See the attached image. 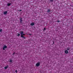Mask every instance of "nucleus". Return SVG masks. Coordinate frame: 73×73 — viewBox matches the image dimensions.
I'll list each match as a JSON object with an SVG mask.
<instances>
[{"label":"nucleus","mask_w":73,"mask_h":73,"mask_svg":"<svg viewBox=\"0 0 73 73\" xmlns=\"http://www.w3.org/2000/svg\"><path fill=\"white\" fill-rule=\"evenodd\" d=\"M53 41V44H54V41Z\"/></svg>","instance_id":"nucleus-23"},{"label":"nucleus","mask_w":73,"mask_h":73,"mask_svg":"<svg viewBox=\"0 0 73 73\" xmlns=\"http://www.w3.org/2000/svg\"><path fill=\"white\" fill-rule=\"evenodd\" d=\"M24 33V32L23 31H21L20 34H21V36H23V34Z\"/></svg>","instance_id":"nucleus-5"},{"label":"nucleus","mask_w":73,"mask_h":73,"mask_svg":"<svg viewBox=\"0 0 73 73\" xmlns=\"http://www.w3.org/2000/svg\"><path fill=\"white\" fill-rule=\"evenodd\" d=\"M7 48V46H4V47H3V50H5V49Z\"/></svg>","instance_id":"nucleus-2"},{"label":"nucleus","mask_w":73,"mask_h":73,"mask_svg":"<svg viewBox=\"0 0 73 73\" xmlns=\"http://www.w3.org/2000/svg\"><path fill=\"white\" fill-rule=\"evenodd\" d=\"M50 12V9H48V10L47 12Z\"/></svg>","instance_id":"nucleus-10"},{"label":"nucleus","mask_w":73,"mask_h":73,"mask_svg":"<svg viewBox=\"0 0 73 73\" xmlns=\"http://www.w3.org/2000/svg\"><path fill=\"white\" fill-rule=\"evenodd\" d=\"M10 62H12V60H10Z\"/></svg>","instance_id":"nucleus-14"},{"label":"nucleus","mask_w":73,"mask_h":73,"mask_svg":"<svg viewBox=\"0 0 73 73\" xmlns=\"http://www.w3.org/2000/svg\"><path fill=\"white\" fill-rule=\"evenodd\" d=\"M30 25L31 26H33V25H35V23H31V24Z\"/></svg>","instance_id":"nucleus-4"},{"label":"nucleus","mask_w":73,"mask_h":73,"mask_svg":"<svg viewBox=\"0 0 73 73\" xmlns=\"http://www.w3.org/2000/svg\"><path fill=\"white\" fill-rule=\"evenodd\" d=\"M23 36H24V35H25V34H23Z\"/></svg>","instance_id":"nucleus-17"},{"label":"nucleus","mask_w":73,"mask_h":73,"mask_svg":"<svg viewBox=\"0 0 73 73\" xmlns=\"http://www.w3.org/2000/svg\"><path fill=\"white\" fill-rule=\"evenodd\" d=\"M45 29H46L45 28H44V31H45Z\"/></svg>","instance_id":"nucleus-19"},{"label":"nucleus","mask_w":73,"mask_h":73,"mask_svg":"<svg viewBox=\"0 0 73 73\" xmlns=\"http://www.w3.org/2000/svg\"><path fill=\"white\" fill-rule=\"evenodd\" d=\"M7 68H8V66H6V67H4V69H7Z\"/></svg>","instance_id":"nucleus-12"},{"label":"nucleus","mask_w":73,"mask_h":73,"mask_svg":"<svg viewBox=\"0 0 73 73\" xmlns=\"http://www.w3.org/2000/svg\"><path fill=\"white\" fill-rule=\"evenodd\" d=\"M30 35H32V34H30Z\"/></svg>","instance_id":"nucleus-24"},{"label":"nucleus","mask_w":73,"mask_h":73,"mask_svg":"<svg viewBox=\"0 0 73 73\" xmlns=\"http://www.w3.org/2000/svg\"><path fill=\"white\" fill-rule=\"evenodd\" d=\"M11 5V3H8L7 4V6H10V5Z\"/></svg>","instance_id":"nucleus-8"},{"label":"nucleus","mask_w":73,"mask_h":73,"mask_svg":"<svg viewBox=\"0 0 73 73\" xmlns=\"http://www.w3.org/2000/svg\"><path fill=\"white\" fill-rule=\"evenodd\" d=\"M57 22L58 23H59V22H60V21H57Z\"/></svg>","instance_id":"nucleus-21"},{"label":"nucleus","mask_w":73,"mask_h":73,"mask_svg":"<svg viewBox=\"0 0 73 73\" xmlns=\"http://www.w3.org/2000/svg\"><path fill=\"white\" fill-rule=\"evenodd\" d=\"M40 65V63L38 62L36 64V66L37 67L39 66Z\"/></svg>","instance_id":"nucleus-1"},{"label":"nucleus","mask_w":73,"mask_h":73,"mask_svg":"<svg viewBox=\"0 0 73 73\" xmlns=\"http://www.w3.org/2000/svg\"><path fill=\"white\" fill-rule=\"evenodd\" d=\"M22 19H23L21 17L20 19V21L21 23H22V21H23V20H22Z\"/></svg>","instance_id":"nucleus-7"},{"label":"nucleus","mask_w":73,"mask_h":73,"mask_svg":"<svg viewBox=\"0 0 73 73\" xmlns=\"http://www.w3.org/2000/svg\"><path fill=\"white\" fill-rule=\"evenodd\" d=\"M65 53L66 54H67L68 53V51L67 50H65Z\"/></svg>","instance_id":"nucleus-6"},{"label":"nucleus","mask_w":73,"mask_h":73,"mask_svg":"<svg viewBox=\"0 0 73 73\" xmlns=\"http://www.w3.org/2000/svg\"><path fill=\"white\" fill-rule=\"evenodd\" d=\"M18 35H17V36H20V34L18 33Z\"/></svg>","instance_id":"nucleus-13"},{"label":"nucleus","mask_w":73,"mask_h":73,"mask_svg":"<svg viewBox=\"0 0 73 73\" xmlns=\"http://www.w3.org/2000/svg\"><path fill=\"white\" fill-rule=\"evenodd\" d=\"M15 52H14L13 53V55H14V54H15Z\"/></svg>","instance_id":"nucleus-22"},{"label":"nucleus","mask_w":73,"mask_h":73,"mask_svg":"<svg viewBox=\"0 0 73 73\" xmlns=\"http://www.w3.org/2000/svg\"><path fill=\"white\" fill-rule=\"evenodd\" d=\"M7 13H8L7 11H5L3 12V14L4 15H7Z\"/></svg>","instance_id":"nucleus-3"},{"label":"nucleus","mask_w":73,"mask_h":73,"mask_svg":"<svg viewBox=\"0 0 73 73\" xmlns=\"http://www.w3.org/2000/svg\"><path fill=\"white\" fill-rule=\"evenodd\" d=\"M21 37L23 38L24 39H25V36H21Z\"/></svg>","instance_id":"nucleus-9"},{"label":"nucleus","mask_w":73,"mask_h":73,"mask_svg":"<svg viewBox=\"0 0 73 73\" xmlns=\"http://www.w3.org/2000/svg\"><path fill=\"white\" fill-rule=\"evenodd\" d=\"M22 11V10H19V11Z\"/></svg>","instance_id":"nucleus-18"},{"label":"nucleus","mask_w":73,"mask_h":73,"mask_svg":"<svg viewBox=\"0 0 73 73\" xmlns=\"http://www.w3.org/2000/svg\"><path fill=\"white\" fill-rule=\"evenodd\" d=\"M1 32H2V29H1L0 30V33Z\"/></svg>","instance_id":"nucleus-16"},{"label":"nucleus","mask_w":73,"mask_h":73,"mask_svg":"<svg viewBox=\"0 0 73 73\" xmlns=\"http://www.w3.org/2000/svg\"><path fill=\"white\" fill-rule=\"evenodd\" d=\"M50 1H51L52 2H53V0H50Z\"/></svg>","instance_id":"nucleus-15"},{"label":"nucleus","mask_w":73,"mask_h":73,"mask_svg":"<svg viewBox=\"0 0 73 73\" xmlns=\"http://www.w3.org/2000/svg\"><path fill=\"white\" fill-rule=\"evenodd\" d=\"M15 72H16V73H17V70H16Z\"/></svg>","instance_id":"nucleus-20"},{"label":"nucleus","mask_w":73,"mask_h":73,"mask_svg":"<svg viewBox=\"0 0 73 73\" xmlns=\"http://www.w3.org/2000/svg\"><path fill=\"white\" fill-rule=\"evenodd\" d=\"M70 48H67V50H70Z\"/></svg>","instance_id":"nucleus-11"}]
</instances>
